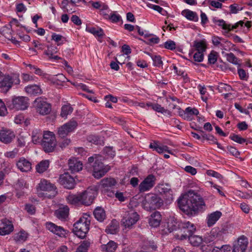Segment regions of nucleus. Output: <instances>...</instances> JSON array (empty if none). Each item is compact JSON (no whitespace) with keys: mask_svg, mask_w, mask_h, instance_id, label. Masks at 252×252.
I'll use <instances>...</instances> for the list:
<instances>
[{"mask_svg":"<svg viewBox=\"0 0 252 252\" xmlns=\"http://www.w3.org/2000/svg\"><path fill=\"white\" fill-rule=\"evenodd\" d=\"M52 39L54 40L57 44V45H61L63 44L65 41V38L60 34L53 33L52 35Z\"/></svg>","mask_w":252,"mask_h":252,"instance_id":"50","label":"nucleus"},{"mask_svg":"<svg viewBox=\"0 0 252 252\" xmlns=\"http://www.w3.org/2000/svg\"><path fill=\"white\" fill-rule=\"evenodd\" d=\"M90 215L85 214L73 225V231L80 238H84L89 230L91 222Z\"/></svg>","mask_w":252,"mask_h":252,"instance_id":"3","label":"nucleus"},{"mask_svg":"<svg viewBox=\"0 0 252 252\" xmlns=\"http://www.w3.org/2000/svg\"><path fill=\"white\" fill-rule=\"evenodd\" d=\"M249 242L248 238L244 235L239 237L234 242L233 247V252H245L248 247Z\"/></svg>","mask_w":252,"mask_h":252,"instance_id":"17","label":"nucleus"},{"mask_svg":"<svg viewBox=\"0 0 252 252\" xmlns=\"http://www.w3.org/2000/svg\"><path fill=\"white\" fill-rule=\"evenodd\" d=\"M14 230V226L12 222L7 219H3L1 221V226L0 227V235H6L11 233Z\"/></svg>","mask_w":252,"mask_h":252,"instance_id":"21","label":"nucleus"},{"mask_svg":"<svg viewBox=\"0 0 252 252\" xmlns=\"http://www.w3.org/2000/svg\"><path fill=\"white\" fill-rule=\"evenodd\" d=\"M41 145L45 152L53 151L56 145V140L53 132L46 131L44 133Z\"/></svg>","mask_w":252,"mask_h":252,"instance_id":"8","label":"nucleus"},{"mask_svg":"<svg viewBox=\"0 0 252 252\" xmlns=\"http://www.w3.org/2000/svg\"><path fill=\"white\" fill-rule=\"evenodd\" d=\"M119 229V223L116 220H113L107 226L105 231L107 233L111 234H116Z\"/></svg>","mask_w":252,"mask_h":252,"instance_id":"35","label":"nucleus"},{"mask_svg":"<svg viewBox=\"0 0 252 252\" xmlns=\"http://www.w3.org/2000/svg\"><path fill=\"white\" fill-rule=\"evenodd\" d=\"M29 185L23 179H19L15 185V189L16 190H22L25 189H28Z\"/></svg>","mask_w":252,"mask_h":252,"instance_id":"47","label":"nucleus"},{"mask_svg":"<svg viewBox=\"0 0 252 252\" xmlns=\"http://www.w3.org/2000/svg\"><path fill=\"white\" fill-rule=\"evenodd\" d=\"M38 191H44L46 193H38L39 197H44L48 198L54 197L57 193V188L54 185L51 184L45 179L41 180L36 187Z\"/></svg>","mask_w":252,"mask_h":252,"instance_id":"5","label":"nucleus"},{"mask_svg":"<svg viewBox=\"0 0 252 252\" xmlns=\"http://www.w3.org/2000/svg\"><path fill=\"white\" fill-rule=\"evenodd\" d=\"M101 157L99 155H94L88 158V164L92 166L93 175L95 178L100 179L103 177L110 169L108 165H104L101 161Z\"/></svg>","mask_w":252,"mask_h":252,"instance_id":"2","label":"nucleus"},{"mask_svg":"<svg viewBox=\"0 0 252 252\" xmlns=\"http://www.w3.org/2000/svg\"><path fill=\"white\" fill-rule=\"evenodd\" d=\"M217 53L212 51L208 55V63L210 64H214L217 61Z\"/></svg>","mask_w":252,"mask_h":252,"instance_id":"54","label":"nucleus"},{"mask_svg":"<svg viewBox=\"0 0 252 252\" xmlns=\"http://www.w3.org/2000/svg\"><path fill=\"white\" fill-rule=\"evenodd\" d=\"M193 47L197 51L204 52L207 48V42L205 39L195 40L193 42Z\"/></svg>","mask_w":252,"mask_h":252,"instance_id":"33","label":"nucleus"},{"mask_svg":"<svg viewBox=\"0 0 252 252\" xmlns=\"http://www.w3.org/2000/svg\"><path fill=\"white\" fill-rule=\"evenodd\" d=\"M139 219L137 213L132 209L126 211L122 220V223L126 228H131Z\"/></svg>","mask_w":252,"mask_h":252,"instance_id":"10","label":"nucleus"},{"mask_svg":"<svg viewBox=\"0 0 252 252\" xmlns=\"http://www.w3.org/2000/svg\"><path fill=\"white\" fill-rule=\"evenodd\" d=\"M14 137V133L10 129L3 128L0 130V141L3 143H10Z\"/></svg>","mask_w":252,"mask_h":252,"instance_id":"20","label":"nucleus"},{"mask_svg":"<svg viewBox=\"0 0 252 252\" xmlns=\"http://www.w3.org/2000/svg\"><path fill=\"white\" fill-rule=\"evenodd\" d=\"M179 208L188 215H195L205 209V203L196 190L189 189L178 200Z\"/></svg>","mask_w":252,"mask_h":252,"instance_id":"1","label":"nucleus"},{"mask_svg":"<svg viewBox=\"0 0 252 252\" xmlns=\"http://www.w3.org/2000/svg\"><path fill=\"white\" fill-rule=\"evenodd\" d=\"M149 105H150L151 108L158 112L161 113L162 114L167 113L169 115L170 113L168 110L165 109L164 107H162L160 104L158 103H151V104Z\"/></svg>","mask_w":252,"mask_h":252,"instance_id":"48","label":"nucleus"},{"mask_svg":"<svg viewBox=\"0 0 252 252\" xmlns=\"http://www.w3.org/2000/svg\"><path fill=\"white\" fill-rule=\"evenodd\" d=\"M116 181L113 178H106L101 181V185L104 188L112 187L115 185Z\"/></svg>","mask_w":252,"mask_h":252,"instance_id":"43","label":"nucleus"},{"mask_svg":"<svg viewBox=\"0 0 252 252\" xmlns=\"http://www.w3.org/2000/svg\"><path fill=\"white\" fill-rule=\"evenodd\" d=\"M212 21L214 24L221 27L223 30H227L228 32L231 31V25L226 24L223 20L218 19L216 17H214L213 18Z\"/></svg>","mask_w":252,"mask_h":252,"instance_id":"39","label":"nucleus"},{"mask_svg":"<svg viewBox=\"0 0 252 252\" xmlns=\"http://www.w3.org/2000/svg\"><path fill=\"white\" fill-rule=\"evenodd\" d=\"M142 204L147 210L159 209L163 205V200L157 194L148 193L145 196Z\"/></svg>","mask_w":252,"mask_h":252,"instance_id":"6","label":"nucleus"},{"mask_svg":"<svg viewBox=\"0 0 252 252\" xmlns=\"http://www.w3.org/2000/svg\"><path fill=\"white\" fill-rule=\"evenodd\" d=\"M28 98L24 96H18L12 99L11 108L16 110H23L28 107Z\"/></svg>","mask_w":252,"mask_h":252,"instance_id":"16","label":"nucleus"},{"mask_svg":"<svg viewBox=\"0 0 252 252\" xmlns=\"http://www.w3.org/2000/svg\"><path fill=\"white\" fill-rule=\"evenodd\" d=\"M103 153L111 158H114L116 154L112 147H105L103 150Z\"/></svg>","mask_w":252,"mask_h":252,"instance_id":"55","label":"nucleus"},{"mask_svg":"<svg viewBox=\"0 0 252 252\" xmlns=\"http://www.w3.org/2000/svg\"><path fill=\"white\" fill-rule=\"evenodd\" d=\"M179 230L181 234L177 235L176 238L181 240L187 239L188 237L194 233L196 230V226L193 223L189 221H181Z\"/></svg>","mask_w":252,"mask_h":252,"instance_id":"7","label":"nucleus"},{"mask_svg":"<svg viewBox=\"0 0 252 252\" xmlns=\"http://www.w3.org/2000/svg\"><path fill=\"white\" fill-rule=\"evenodd\" d=\"M157 246L153 241H146L143 246V251L140 252H153L157 249Z\"/></svg>","mask_w":252,"mask_h":252,"instance_id":"37","label":"nucleus"},{"mask_svg":"<svg viewBox=\"0 0 252 252\" xmlns=\"http://www.w3.org/2000/svg\"><path fill=\"white\" fill-rule=\"evenodd\" d=\"M59 181L64 188L67 189H72L75 187V182L74 178L67 173L61 175L59 178Z\"/></svg>","mask_w":252,"mask_h":252,"instance_id":"18","label":"nucleus"},{"mask_svg":"<svg viewBox=\"0 0 252 252\" xmlns=\"http://www.w3.org/2000/svg\"><path fill=\"white\" fill-rule=\"evenodd\" d=\"M156 177L153 174L147 176L139 186L140 192L147 191L152 189L156 184Z\"/></svg>","mask_w":252,"mask_h":252,"instance_id":"15","label":"nucleus"},{"mask_svg":"<svg viewBox=\"0 0 252 252\" xmlns=\"http://www.w3.org/2000/svg\"><path fill=\"white\" fill-rule=\"evenodd\" d=\"M164 47L167 49L173 50L176 48V43L174 41L167 40L164 43Z\"/></svg>","mask_w":252,"mask_h":252,"instance_id":"56","label":"nucleus"},{"mask_svg":"<svg viewBox=\"0 0 252 252\" xmlns=\"http://www.w3.org/2000/svg\"><path fill=\"white\" fill-rule=\"evenodd\" d=\"M109 19L112 22L117 23L119 21L121 20V17L120 15L113 13L110 14Z\"/></svg>","mask_w":252,"mask_h":252,"instance_id":"64","label":"nucleus"},{"mask_svg":"<svg viewBox=\"0 0 252 252\" xmlns=\"http://www.w3.org/2000/svg\"><path fill=\"white\" fill-rule=\"evenodd\" d=\"M217 90L220 93L229 92L232 90V87L226 84L220 83L217 87Z\"/></svg>","mask_w":252,"mask_h":252,"instance_id":"49","label":"nucleus"},{"mask_svg":"<svg viewBox=\"0 0 252 252\" xmlns=\"http://www.w3.org/2000/svg\"><path fill=\"white\" fill-rule=\"evenodd\" d=\"M90 242L88 240H85L81 242L80 245L76 249V252H88L89 248L90 246Z\"/></svg>","mask_w":252,"mask_h":252,"instance_id":"46","label":"nucleus"},{"mask_svg":"<svg viewBox=\"0 0 252 252\" xmlns=\"http://www.w3.org/2000/svg\"><path fill=\"white\" fill-rule=\"evenodd\" d=\"M227 61L234 64H238V59L232 53H227L226 54Z\"/></svg>","mask_w":252,"mask_h":252,"instance_id":"52","label":"nucleus"},{"mask_svg":"<svg viewBox=\"0 0 252 252\" xmlns=\"http://www.w3.org/2000/svg\"><path fill=\"white\" fill-rule=\"evenodd\" d=\"M154 66L160 67L162 65V62L160 56H154L152 57Z\"/></svg>","mask_w":252,"mask_h":252,"instance_id":"58","label":"nucleus"},{"mask_svg":"<svg viewBox=\"0 0 252 252\" xmlns=\"http://www.w3.org/2000/svg\"><path fill=\"white\" fill-rule=\"evenodd\" d=\"M97 194V191L95 187L88 188L84 191L79 193L81 204L89 206L93 203L94 198Z\"/></svg>","mask_w":252,"mask_h":252,"instance_id":"9","label":"nucleus"},{"mask_svg":"<svg viewBox=\"0 0 252 252\" xmlns=\"http://www.w3.org/2000/svg\"><path fill=\"white\" fill-rule=\"evenodd\" d=\"M204 52L197 51L193 56L194 60L195 62H201L204 58Z\"/></svg>","mask_w":252,"mask_h":252,"instance_id":"59","label":"nucleus"},{"mask_svg":"<svg viewBox=\"0 0 252 252\" xmlns=\"http://www.w3.org/2000/svg\"><path fill=\"white\" fill-rule=\"evenodd\" d=\"M230 138L232 140L241 144L245 143L246 141V139L243 138L240 136L239 135L235 134H233L232 135H231L230 136Z\"/></svg>","mask_w":252,"mask_h":252,"instance_id":"53","label":"nucleus"},{"mask_svg":"<svg viewBox=\"0 0 252 252\" xmlns=\"http://www.w3.org/2000/svg\"><path fill=\"white\" fill-rule=\"evenodd\" d=\"M181 14L189 20L194 22L198 21V15L195 12L187 9L183 10Z\"/></svg>","mask_w":252,"mask_h":252,"instance_id":"30","label":"nucleus"},{"mask_svg":"<svg viewBox=\"0 0 252 252\" xmlns=\"http://www.w3.org/2000/svg\"><path fill=\"white\" fill-rule=\"evenodd\" d=\"M35 76L31 75L29 74L23 73L22 75V78L23 81L24 82H28L30 81H32L34 80Z\"/></svg>","mask_w":252,"mask_h":252,"instance_id":"61","label":"nucleus"},{"mask_svg":"<svg viewBox=\"0 0 252 252\" xmlns=\"http://www.w3.org/2000/svg\"><path fill=\"white\" fill-rule=\"evenodd\" d=\"M86 31L98 37L101 38L104 35L103 31L101 28L89 27L86 28Z\"/></svg>","mask_w":252,"mask_h":252,"instance_id":"41","label":"nucleus"},{"mask_svg":"<svg viewBox=\"0 0 252 252\" xmlns=\"http://www.w3.org/2000/svg\"><path fill=\"white\" fill-rule=\"evenodd\" d=\"M226 150L229 153L237 158L240 155V152L234 147L231 146H228Z\"/></svg>","mask_w":252,"mask_h":252,"instance_id":"57","label":"nucleus"},{"mask_svg":"<svg viewBox=\"0 0 252 252\" xmlns=\"http://www.w3.org/2000/svg\"><path fill=\"white\" fill-rule=\"evenodd\" d=\"M200 132L201 133V136L203 139L208 141H211L213 143L217 144L218 148L221 149H222L220 144L218 142L217 138H215L213 135L211 134H207L202 130H200Z\"/></svg>","mask_w":252,"mask_h":252,"instance_id":"38","label":"nucleus"},{"mask_svg":"<svg viewBox=\"0 0 252 252\" xmlns=\"http://www.w3.org/2000/svg\"><path fill=\"white\" fill-rule=\"evenodd\" d=\"M58 52L57 48L55 46L50 45L47 46V49L44 51L46 55L50 60H63L58 56L55 55Z\"/></svg>","mask_w":252,"mask_h":252,"instance_id":"26","label":"nucleus"},{"mask_svg":"<svg viewBox=\"0 0 252 252\" xmlns=\"http://www.w3.org/2000/svg\"><path fill=\"white\" fill-rule=\"evenodd\" d=\"M17 168L23 172H27L32 169V163L24 158H20L17 162Z\"/></svg>","mask_w":252,"mask_h":252,"instance_id":"22","label":"nucleus"},{"mask_svg":"<svg viewBox=\"0 0 252 252\" xmlns=\"http://www.w3.org/2000/svg\"><path fill=\"white\" fill-rule=\"evenodd\" d=\"M66 200L68 203L72 205L81 204L80 197L79 193L77 194H69L66 197Z\"/></svg>","mask_w":252,"mask_h":252,"instance_id":"42","label":"nucleus"},{"mask_svg":"<svg viewBox=\"0 0 252 252\" xmlns=\"http://www.w3.org/2000/svg\"><path fill=\"white\" fill-rule=\"evenodd\" d=\"M190 244L193 246H198L203 243V238L197 235H191L188 237Z\"/></svg>","mask_w":252,"mask_h":252,"instance_id":"44","label":"nucleus"},{"mask_svg":"<svg viewBox=\"0 0 252 252\" xmlns=\"http://www.w3.org/2000/svg\"><path fill=\"white\" fill-rule=\"evenodd\" d=\"M78 126V123L74 119L64 124L58 128V134L60 137H66L69 133L73 131Z\"/></svg>","mask_w":252,"mask_h":252,"instance_id":"13","label":"nucleus"},{"mask_svg":"<svg viewBox=\"0 0 252 252\" xmlns=\"http://www.w3.org/2000/svg\"><path fill=\"white\" fill-rule=\"evenodd\" d=\"M7 114V111L5 104L0 99V116H4Z\"/></svg>","mask_w":252,"mask_h":252,"instance_id":"63","label":"nucleus"},{"mask_svg":"<svg viewBox=\"0 0 252 252\" xmlns=\"http://www.w3.org/2000/svg\"><path fill=\"white\" fill-rule=\"evenodd\" d=\"M69 169L72 173H75L81 170L83 168L82 162L76 158H71L68 160Z\"/></svg>","mask_w":252,"mask_h":252,"instance_id":"23","label":"nucleus"},{"mask_svg":"<svg viewBox=\"0 0 252 252\" xmlns=\"http://www.w3.org/2000/svg\"><path fill=\"white\" fill-rule=\"evenodd\" d=\"M226 230L224 229H222L221 230L218 231V229H213L210 233L205 235L203 238V243L206 244H214L215 242L219 240L222 239V234L225 233Z\"/></svg>","mask_w":252,"mask_h":252,"instance_id":"12","label":"nucleus"},{"mask_svg":"<svg viewBox=\"0 0 252 252\" xmlns=\"http://www.w3.org/2000/svg\"><path fill=\"white\" fill-rule=\"evenodd\" d=\"M147 6L153 9L154 10L157 11L159 13L161 14L162 15H164V14L163 13V12H166V11H165L161 7L157 5H154L152 4L149 3L147 4Z\"/></svg>","mask_w":252,"mask_h":252,"instance_id":"60","label":"nucleus"},{"mask_svg":"<svg viewBox=\"0 0 252 252\" xmlns=\"http://www.w3.org/2000/svg\"><path fill=\"white\" fill-rule=\"evenodd\" d=\"M150 148L153 149L154 150L156 151L158 153L161 154L164 152H167L169 154H172V152L169 150V147L166 145L160 146L158 144L157 142L151 143Z\"/></svg>","mask_w":252,"mask_h":252,"instance_id":"31","label":"nucleus"},{"mask_svg":"<svg viewBox=\"0 0 252 252\" xmlns=\"http://www.w3.org/2000/svg\"><path fill=\"white\" fill-rule=\"evenodd\" d=\"M43 135L41 133H32V140L34 144L41 143L42 145Z\"/></svg>","mask_w":252,"mask_h":252,"instance_id":"51","label":"nucleus"},{"mask_svg":"<svg viewBox=\"0 0 252 252\" xmlns=\"http://www.w3.org/2000/svg\"><path fill=\"white\" fill-rule=\"evenodd\" d=\"M50 162L48 160H43L36 165V170L39 173H42L49 168Z\"/></svg>","mask_w":252,"mask_h":252,"instance_id":"36","label":"nucleus"},{"mask_svg":"<svg viewBox=\"0 0 252 252\" xmlns=\"http://www.w3.org/2000/svg\"><path fill=\"white\" fill-rule=\"evenodd\" d=\"M222 215L221 212L217 211L207 216L206 222L208 226L211 227L216 223Z\"/></svg>","mask_w":252,"mask_h":252,"instance_id":"24","label":"nucleus"},{"mask_svg":"<svg viewBox=\"0 0 252 252\" xmlns=\"http://www.w3.org/2000/svg\"><path fill=\"white\" fill-rule=\"evenodd\" d=\"M181 221L173 218L169 219L167 224V228L168 231L171 232L175 230H179Z\"/></svg>","mask_w":252,"mask_h":252,"instance_id":"29","label":"nucleus"},{"mask_svg":"<svg viewBox=\"0 0 252 252\" xmlns=\"http://www.w3.org/2000/svg\"><path fill=\"white\" fill-rule=\"evenodd\" d=\"M186 111L188 114V116H190V117L192 115H198L199 114L198 110L195 108H191L190 107H188L186 108Z\"/></svg>","mask_w":252,"mask_h":252,"instance_id":"62","label":"nucleus"},{"mask_svg":"<svg viewBox=\"0 0 252 252\" xmlns=\"http://www.w3.org/2000/svg\"><path fill=\"white\" fill-rule=\"evenodd\" d=\"M20 82L18 74H4L0 71V89L2 92H7L13 85L19 84Z\"/></svg>","mask_w":252,"mask_h":252,"instance_id":"4","label":"nucleus"},{"mask_svg":"<svg viewBox=\"0 0 252 252\" xmlns=\"http://www.w3.org/2000/svg\"><path fill=\"white\" fill-rule=\"evenodd\" d=\"M33 106L37 112L41 115H48L51 111L50 104L41 97H38L35 99L33 102Z\"/></svg>","mask_w":252,"mask_h":252,"instance_id":"11","label":"nucleus"},{"mask_svg":"<svg viewBox=\"0 0 252 252\" xmlns=\"http://www.w3.org/2000/svg\"><path fill=\"white\" fill-rule=\"evenodd\" d=\"M25 92L30 95H39L42 94V90L40 86L38 85H30L25 88Z\"/></svg>","mask_w":252,"mask_h":252,"instance_id":"27","label":"nucleus"},{"mask_svg":"<svg viewBox=\"0 0 252 252\" xmlns=\"http://www.w3.org/2000/svg\"><path fill=\"white\" fill-rule=\"evenodd\" d=\"M161 220V216L159 212L156 211L153 213L149 219V224L154 227H157L160 224Z\"/></svg>","mask_w":252,"mask_h":252,"instance_id":"25","label":"nucleus"},{"mask_svg":"<svg viewBox=\"0 0 252 252\" xmlns=\"http://www.w3.org/2000/svg\"><path fill=\"white\" fill-rule=\"evenodd\" d=\"M94 218L99 221L102 222L106 218L104 210L101 207H96L94 211Z\"/></svg>","mask_w":252,"mask_h":252,"instance_id":"32","label":"nucleus"},{"mask_svg":"<svg viewBox=\"0 0 252 252\" xmlns=\"http://www.w3.org/2000/svg\"><path fill=\"white\" fill-rule=\"evenodd\" d=\"M69 208L67 206L61 207L55 212V216L62 220H65L68 217Z\"/></svg>","mask_w":252,"mask_h":252,"instance_id":"28","label":"nucleus"},{"mask_svg":"<svg viewBox=\"0 0 252 252\" xmlns=\"http://www.w3.org/2000/svg\"><path fill=\"white\" fill-rule=\"evenodd\" d=\"M157 189L160 194L164 195L163 197L167 202H170L173 200L172 190L167 185H158Z\"/></svg>","mask_w":252,"mask_h":252,"instance_id":"19","label":"nucleus"},{"mask_svg":"<svg viewBox=\"0 0 252 252\" xmlns=\"http://www.w3.org/2000/svg\"><path fill=\"white\" fill-rule=\"evenodd\" d=\"M45 226L47 230L60 237H66L68 233V231L63 227L51 221L46 222Z\"/></svg>","mask_w":252,"mask_h":252,"instance_id":"14","label":"nucleus"},{"mask_svg":"<svg viewBox=\"0 0 252 252\" xmlns=\"http://www.w3.org/2000/svg\"><path fill=\"white\" fill-rule=\"evenodd\" d=\"M101 249L104 252H114L117 247V244L113 241H110L106 245H101Z\"/></svg>","mask_w":252,"mask_h":252,"instance_id":"34","label":"nucleus"},{"mask_svg":"<svg viewBox=\"0 0 252 252\" xmlns=\"http://www.w3.org/2000/svg\"><path fill=\"white\" fill-rule=\"evenodd\" d=\"M73 110V108L70 104H66L62 106L61 109V116L65 119L67 118L68 115L71 114Z\"/></svg>","mask_w":252,"mask_h":252,"instance_id":"40","label":"nucleus"},{"mask_svg":"<svg viewBox=\"0 0 252 252\" xmlns=\"http://www.w3.org/2000/svg\"><path fill=\"white\" fill-rule=\"evenodd\" d=\"M28 234L25 231H20L14 236V240L18 243L25 241L27 238Z\"/></svg>","mask_w":252,"mask_h":252,"instance_id":"45","label":"nucleus"}]
</instances>
